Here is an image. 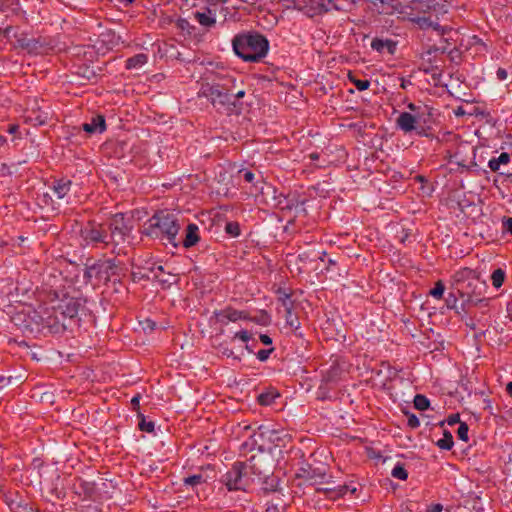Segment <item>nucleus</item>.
<instances>
[{
  "label": "nucleus",
  "mask_w": 512,
  "mask_h": 512,
  "mask_svg": "<svg viewBox=\"0 0 512 512\" xmlns=\"http://www.w3.org/2000/svg\"><path fill=\"white\" fill-rule=\"evenodd\" d=\"M46 300L50 307L46 308V317H42V322L46 326H53L64 321L66 318L73 319L78 315L82 306V300L71 296L69 292H64L58 288H51L47 291Z\"/></svg>",
  "instance_id": "obj_1"
},
{
  "label": "nucleus",
  "mask_w": 512,
  "mask_h": 512,
  "mask_svg": "<svg viewBox=\"0 0 512 512\" xmlns=\"http://www.w3.org/2000/svg\"><path fill=\"white\" fill-rule=\"evenodd\" d=\"M235 79L231 76L224 77L218 82L203 83L198 92L199 97H205L219 113L231 115L239 113L240 107L233 100V87Z\"/></svg>",
  "instance_id": "obj_2"
},
{
  "label": "nucleus",
  "mask_w": 512,
  "mask_h": 512,
  "mask_svg": "<svg viewBox=\"0 0 512 512\" xmlns=\"http://www.w3.org/2000/svg\"><path fill=\"white\" fill-rule=\"evenodd\" d=\"M451 286L457 290L461 298H465L469 305L488 303V300L481 298L484 282H480V274L471 268L464 267L454 272L451 276Z\"/></svg>",
  "instance_id": "obj_3"
},
{
  "label": "nucleus",
  "mask_w": 512,
  "mask_h": 512,
  "mask_svg": "<svg viewBox=\"0 0 512 512\" xmlns=\"http://www.w3.org/2000/svg\"><path fill=\"white\" fill-rule=\"evenodd\" d=\"M235 54L246 62H260L268 53L269 41L259 32L236 34L232 39Z\"/></svg>",
  "instance_id": "obj_4"
},
{
  "label": "nucleus",
  "mask_w": 512,
  "mask_h": 512,
  "mask_svg": "<svg viewBox=\"0 0 512 512\" xmlns=\"http://www.w3.org/2000/svg\"><path fill=\"white\" fill-rule=\"evenodd\" d=\"M260 458L251 456L246 462H235L231 469L221 478V482L229 491L246 490L253 481L252 475L262 476L264 471L260 467Z\"/></svg>",
  "instance_id": "obj_5"
},
{
  "label": "nucleus",
  "mask_w": 512,
  "mask_h": 512,
  "mask_svg": "<svg viewBox=\"0 0 512 512\" xmlns=\"http://www.w3.org/2000/svg\"><path fill=\"white\" fill-rule=\"evenodd\" d=\"M180 224L176 216L167 210L157 211L144 225L143 233L149 237L166 239L177 247L176 237Z\"/></svg>",
  "instance_id": "obj_6"
},
{
  "label": "nucleus",
  "mask_w": 512,
  "mask_h": 512,
  "mask_svg": "<svg viewBox=\"0 0 512 512\" xmlns=\"http://www.w3.org/2000/svg\"><path fill=\"white\" fill-rule=\"evenodd\" d=\"M84 276L88 281L96 279L97 281H108L116 273L117 265L114 259L99 258L93 264H85Z\"/></svg>",
  "instance_id": "obj_7"
},
{
  "label": "nucleus",
  "mask_w": 512,
  "mask_h": 512,
  "mask_svg": "<svg viewBox=\"0 0 512 512\" xmlns=\"http://www.w3.org/2000/svg\"><path fill=\"white\" fill-rule=\"evenodd\" d=\"M18 45L33 54H48L54 49L52 39L45 37L26 38L20 37L17 39Z\"/></svg>",
  "instance_id": "obj_8"
},
{
  "label": "nucleus",
  "mask_w": 512,
  "mask_h": 512,
  "mask_svg": "<svg viewBox=\"0 0 512 512\" xmlns=\"http://www.w3.org/2000/svg\"><path fill=\"white\" fill-rule=\"evenodd\" d=\"M295 7L310 17L321 15L330 10L332 0H294Z\"/></svg>",
  "instance_id": "obj_9"
},
{
  "label": "nucleus",
  "mask_w": 512,
  "mask_h": 512,
  "mask_svg": "<svg viewBox=\"0 0 512 512\" xmlns=\"http://www.w3.org/2000/svg\"><path fill=\"white\" fill-rule=\"evenodd\" d=\"M132 228L133 218L126 213H116L111 218L110 230L113 237L118 234L120 238H124L130 234Z\"/></svg>",
  "instance_id": "obj_10"
},
{
  "label": "nucleus",
  "mask_w": 512,
  "mask_h": 512,
  "mask_svg": "<svg viewBox=\"0 0 512 512\" xmlns=\"http://www.w3.org/2000/svg\"><path fill=\"white\" fill-rule=\"evenodd\" d=\"M397 127L404 133H410L415 131L417 135H425L423 127L418 126V116L413 115L409 112H402L396 120Z\"/></svg>",
  "instance_id": "obj_11"
},
{
  "label": "nucleus",
  "mask_w": 512,
  "mask_h": 512,
  "mask_svg": "<svg viewBox=\"0 0 512 512\" xmlns=\"http://www.w3.org/2000/svg\"><path fill=\"white\" fill-rule=\"evenodd\" d=\"M174 28L176 30V34L183 37L184 39L200 40L202 37V33L200 32L199 28L191 24L187 19L180 16L177 17Z\"/></svg>",
  "instance_id": "obj_12"
},
{
  "label": "nucleus",
  "mask_w": 512,
  "mask_h": 512,
  "mask_svg": "<svg viewBox=\"0 0 512 512\" xmlns=\"http://www.w3.org/2000/svg\"><path fill=\"white\" fill-rule=\"evenodd\" d=\"M82 237L87 243L106 242L107 234L104 233L100 225L89 222L82 230Z\"/></svg>",
  "instance_id": "obj_13"
},
{
  "label": "nucleus",
  "mask_w": 512,
  "mask_h": 512,
  "mask_svg": "<svg viewBox=\"0 0 512 512\" xmlns=\"http://www.w3.org/2000/svg\"><path fill=\"white\" fill-rule=\"evenodd\" d=\"M82 129L88 134H102L106 131V120L102 114H96L92 116L90 122L82 124Z\"/></svg>",
  "instance_id": "obj_14"
},
{
  "label": "nucleus",
  "mask_w": 512,
  "mask_h": 512,
  "mask_svg": "<svg viewBox=\"0 0 512 512\" xmlns=\"http://www.w3.org/2000/svg\"><path fill=\"white\" fill-rule=\"evenodd\" d=\"M72 187V181L66 177L54 178L49 188L55 193L58 199L65 198Z\"/></svg>",
  "instance_id": "obj_15"
},
{
  "label": "nucleus",
  "mask_w": 512,
  "mask_h": 512,
  "mask_svg": "<svg viewBox=\"0 0 512 512\" xmlns=\"http://www.w3.org/2000/svg\"><path fill=\"white\" fill-rule=\"evenodd\" d=\"M194 19L200 24L204 32L210 31L216 25V17L211 9L206 8L205 11L193 12Z\"/></svg>",
  "instance_id": "obj_16"
},
{
  "label": "nucleus",
  "mask_w": 512,
  "mask_h": 512,
  "mask_svg": "<svg viewBox=\"0 0 512 512\" xmlns=\"http://www.w3.org/2000/svg\"><path fill=\"white\" fill-rule=\"evenodd\" d=\"M371 48L380 54L393 55L396 52L397 43L392 39L374 38L371 41Z\"/></svg>",
  "instance_id": "obj_17"
},
{
  "label": "nucleus",
  "mask_w": 512,
  "mask_h": 512,
  "mask_svg": "<svg viewBox=\"0 0 512 512\" xmlns=\"http://www.w3.org/2000/svg\"><path fill=\"white\" fill-rule=\"evenodd\" d=\"M215 315H216L217 319L222 323L227 322V321L236 322L238 320L247 318V315L245 312L238 311L231 307H228V308H225L218 312H215Z\"/></svg>",
  "instance_id": "obj_18"
},
{
  "label": "nucleus",
  "mask_w": 512,
  "mask_h": 512,
  "mask_svg": "<svg viewBox=\"0 0 512 512\" xmlns=\"http://www.w3.org/2000/svg\"><path fill=\"white\" fill-rule=\"evenodd\" d=\"M200 240L199 227L197 224L189 223L185 230L183 246L186 248L194 246Z\"/></svg>",
  "instance_id": "obj_19"
},
{
  "label": "nucleus",
  "mask_w": 512,
  "mask_h": 512,
  "mask_svg": "<svg viewBox=\"0 0 512 512\" xmlns=\"http://www.w3.org/2000/svg\"><path fill=\"white\" fill-rule=\"evenodd\" d=\"M26 122L33 126H42L48 122V114L42 111H31L26 116Z\"/></svg>",
  "instance_id": "obj_20"
},
{
  "label": "nucleus",
  "mask_w": 512,
  "mask_h": 512,
  "mask_svg": "<svg viewBox=\"0 0 512 512\" xmlns=\"http://www.w3.org/2000/svg\"><path fill=\"white\" fill-rule=\"evenodd\" d=\"M511 157L507 152H502L498 157H493L488 161V167L493 172H497L500 169V165H506L510 162Z\"/></svg>",
  "instance_id": "obj_21"
},
{
  "label": "nucleus",
  "mask_w": 512,
  "mask_h": 512,
  "mask_svg": "<svg viewBox=\"0 0 512 512\" xmlns=\"http://www.w3.org/2000/svg\"><path fill=\"white\" fill-rule=\"evenodd\" d=\"M148 61V56L144 53L136 54L126 60L127 69H137L142 67Z\"/></svg>",
  "instance_id": "obj_22"
},
{
  "label": "nucleus",
  "mask_w": 512,
  "mask_h": 512,
  "mask_svg": "<svg viewBox=\"0 0 512 512\" xmlns=\"http://www.w3.org/2000/svg\"><path fill=\"white\" fill-rule=\"evenodd\" d=\"M284 307H285V319L286 324L292 329L297 330L300 327V322L296 314L292 312V307L288 305L286 301H284Z\"/></svg>",
  "instance_id": "obj_23"
},
{
  "label": "nucleus",
  "mask_w": 512,
  "mask_h": 512,
  "mask_svg": "<svg viewBox=\"0 0 512 512\" xmlns=\"http://www.w3.org/2000/svg\"><path fill=\"white\" fill-rule=\"evenodd\" d=\"M266 505L265 512H282L286 509V503L279 495H275Z\"/></svg>",
  "instance_id": "obj_24"
},
{
  "label": "nucleus",
  "mask_w": 512,
  "mask_h": 512,
  "mask_svg": "<svg viewBox=\"0 0 512 512\" xmlns=\"http://www.w3.org/2000/svg\"><path fill=\"white\" fill-rule=\"evenodd\" d=\"M506 279V271L504 268H497L491 274V282L494 288L499 289Z\"/></svg>",
  "instance_id": "obj_25"
},
{
  "label": "nucleus",
  "mask_w": 512,
  "mask_h": 512,
  "mask_svg": "<svg viewBox=\"0 0 512 512\" xmlns=\"http://www.w3.org/2000/svg\"><path fill=\"white\" fill-rule=\"evenodd\" d=\"M348 78H349L350 82L353 83L354 86L359 91L367 90L370 87V81L369 80H367V79H358L351 72H349Z\"/></svg>",
  "instance_id": "obj_26"
},
{
  "label": "nucleus",
  "mask_w": 512,
  "mask_h": 512,
  "mask_svg": "<svg viewBox=\"0 0 512 512\" xmlns=\"http://www.w3.org/2000/svg\"><path fill=\"white\" fill-rule=\"evenodd\" d=\"M453 444V437L448 431H445L443 438L437 441V446L444 450H450L453 447Z\"/></svg>",
  "instance_id": "obj_27"
},
{
  "label": "nucleus",
  "mask_w": 512,
  "mask_h": 512,
  "mask_svg": "<svg viewBox=\"0 0 512 512\" xmlns=\"http://www.w3.org/2000/svg\"><path fill=\"white\" fill-rule=\"evenodd\" d=\"M205 482H206V479L204 478V476L202 474H195V475H192V476H189V477H186L183 479V483L185 486H192V487L203 484Z\"/></svg>",
  "instance_id": "obj_28"
},
{
  "label": "nucleus",
  "mask_w": 512,
  "mask_h": 512,
  "mask_svg": "<svg viewBox=\"0 0 512 512\" xmlns=\"http://www.w3.org/2000/svg\"><path fill=\"white\" fill-rule=\"evenodd\" d=\"M429 405H430V402L426 396L417 394L414 397V407L416 409L424 411L429 407Z\"/></svg>",
  "instance_id": "obj_29"
},
{
  "label": "nucleus",
  "mask_w": 512,
  "mask_h": 512,
  "mask_svg": "<svg viewBox=\"0 0 512 512\" xmlns=\"http://www.w3.org/2000/svg\"><path fill=\"white\" fill-rule=\"evenodd\" d=\"M225 232L231 237H238L241 234L240 225L236 221L227 222Z\"/></svg>",
  "instance_id": "obj_30"
},
{
  "label": "nucleus",
  "mask_w": 512,
  "mask_h": 512,
  "mask_svg": "<svg viewBox=\"0 0 512 512\" xmlns=\"http://www.w3.org/2000/svg\"><path fill=\"white\" fill-rule=\"evenodd\" d=\"M391 475L399 480H406L408 478V472L402 464H397L391 471Z\"/></svg>",
  "instance_id": "obj_31"
},
{
  "label": "nucleus",
  "mask_w": 512,
  "mask_h": 512,
  "mask_svg": "<svg viewBox=\"0 0 512 512\" xmlns=\"http://www.w3.org/2000/svg\"><path fill=\"white\" fill-rule=\"evenodd\" d=\"M445 291V286L441 280L435 283L433 289L430 290L429 294L435 299H441Z\"/></svg>",
  "instance_id": "obj_32"
},
{
  "label": "nucleus",
  "mask_w": 512,
  "mask_h": 512,
  "mask_svg": "<svg viewBox=\"0 0 512 512\" xmlns=\"http://www.w3.org/2000/svg\"><path fill=\"white\" fill-rule=\"evenodd\" d=\"M276 398V395L270 392L267 393H261L258 396V402L263 406L271 405Z\"/></svg>",
  "instance_id": "obj_33"
},
{
  "label": "nucleus",
  "mask_w": 512,
  "mask_h": 512,
  "mask_svg": "<svg viewBox=\"0 0 512 512\" xmlns=\"http://www.w3.org/2000/svg\"><path fill=\"white\" fill-rule=\"evenodd\" d=\"M468 425L464 422L460 423L458 429H457V436L459 439L467 442L468 441Z\"/></svg>",
  "instance_id": "obj_34"
},
{
  "label": "nucleus",
  "mask_w": 512,
  "mask_h": 512,
  "mask_svg": "<svg viewBox=\"0 0 512 512\" xmlns=\"http://www.w3.org/2000/svg\"><path fill=\"white\" fill-rule=\"evenodd\" d=\"M178 16L176 15H164L160 18V25L165 28L169 25H172L173 27H175V21L177 19Z\"/></svg>",
  "instance_id": "obj_35"
},
{
  "label": "nucleus",
  "mask_w": 512,
  "mask_h": 512,
  "mask_svg": "<svg viewBox=\"0 0 512 512\" xmlns=\"http://www.w3.org/2000/svg\"><path fill=\"white\" fill-rule=\"evenodd\" d=\"M0 34H3V38L6 40H10L11 37L18 39L16 32H15V28L11 25H9L3 29L0 28Z\"/></svg>",
  "instance_id": "obj_36"
},
{
  "label": "nucleus",
  "mask_w": 512,
  "mask_h": 512,
  "mask_svg": "<svg viewBox=\"0 0 512 512\" xmlns=\"http://www.w3.org/2000/svg\"><path fill=\"white\" fill-rule=\"evenodd\" d=\"M422 0H395V7L392 9H398L399 7H412L414 4L420 3Z\"/></svg>",
  "instance_id": "obj_37"
},
{
  "label": "nucleus",
  "mask_w": 512,
  "mask_h": 512,
  "mask_svg": "<svg viewBox=\"0 0 512 512\" xmlns=\"http://www.w3.org/2000/svg\"><path fill=\"white\" fill-rule=\"evenodd\" d=\"M274 351V348L271 347L269 349H261L257 352L256 356H257V359L264 362L266 361L269 356L271 355V353Z\"/></svg>",
  "instance_id": "obj_38"
},
{
  "label": "nucleus",
  "mask_w": 512,
  "mask_h": 512,
  "mask_svg": "<svg viewBox=\"0 0 512 512\" xmlns=\"http://www.w3.org/2000/svg\"><path fill=\"white\" fill-rule=\"evenodd\" d=\"M139 428L142 431L151 433L154 431V423L152 421L147 422L144 418H142L139 423Z\"/></svg>",
  "instance_id": "obj_39"
},
{
  "label": "nucleus",
  "mask_w": 512,
  "mask_h": 512,
  "mask_svg": "<svg viewBox=\"0 0 512 512\" xmlns=\"http://www.w3.org/2000/svg\"><path fill=\"white\" fill-rule=\"evenodd\" d=\"M407 424L410 428L415 429L420 426V421L415 414H408L407 415Z\"/></svg>",
  "instance_id": "obj_40"
},
{
  "label": "nucleus",
  "mask_w": 512,
  "mask_h": 512,
  "mask_svg": "<svg viewBox=\"0 0 512 512\" xmlns=\"http://www.w3.org/2000/svg\"><path fill=\"white\" fill-rule=\"evenodd\" d=\"M375 6L379 3L381 5L382 10L380 12H384V7H395V0H369Z\"/></svg>",
  "instance_id": "obj_41"
},
{
  "label": "nucleus",
  "mask_w": 512,
  "mask_h": 512,
  "mask_svg": "<svg viewBox=\"0 0 512 512\" xmlns=\"http://www.w3.org/2000/svg\"><path fill=\"white\" fill-rule=\"evenodd\" d=\"M239 174L242 176L245 182L252 183L255 179V174L249 170H240Z\"/></svg>",
  "instance_id": "obj_42"
},
{
  "label": "nucleus",
  "mask_w": 512,
  "mask_h": 512,
  "mask_svg": "<svg viewBox=\"0 0 512 512\" xmlns=\"http://www.w3.org/2000/svg\"><path fill=\"white\" fill-rule=\"evenodd\" d=\"M233 339H240L243 342H248L251 339V334L246 330H242L236 332Z\"/></svg>",
  "instance_id": "obj_43"
},
{
  "label": "nucleus",
  "mask_w": 512,
  "mask_h": 512,
  "mask_svg": "<svg viewBox=\"0 0 512 512\" xmlns=\"http://www.w3.org/2000/svg\"><path fill=\"white\" fill-rule=\"evenodd\" d=\"M502 227L503 231L512 234V217H503Z\"/></svg>",
  "instance_id": "obj_44"
},
{
  "label": "nucleus",
  "mask_w": 512,
  "mask_h": 512,
  "mask_svg": "<svg viewBox=\"0 0 512 512\" xmlns=\"http://www.w3.org/2000/svg\"><path fill=\"white\" fill-rule=\"evenodd\" d=\"M496 76L499 81H505L508 77V72L506 69L499 67L496 71Z\"/></svg>",
  "instance_id": "obj_45"
},
{
  "label": "nucleus",
  "mask_w": 512,
  "mask_h": 512,
  "mask_svg": "<svg viewBox=\"0 0 512 512\" xmlns=\"http://www.w3.org/2000/svg\"><path fill=\"white\" fill-rule=\"evenodd\" d=\"M140 399H141V395L140 394H136L132 399H131V406L134 410H138L139 409V403H140Z\"/></svg>",
  "instance_id": "obj_46"
},
{
  "label": "nucleus",
  "mask_w": 512,
  "mask_h": 512,
  "mask_svg": "<svg viewBox=\"0 0 512 512\" xmlns=\"http://www.w3.org/2000/svg\"><path fill=\"white\" fill-rule=\"evenodd\" d=\"M456 303H457V297L453 294H449V297L447 299V306L449 308H454Z\"/></svg>",
  "instance_id": "obj_47"
},
{
  "label": "nucleus",
  "mask_w": 512,
  "mask_h": 512,
  "mask_svg": "<svg viewBox=\"0 0 512 512\" xmlns=\"http://www.w3.org/2000/svg\"><path fill=\"white\" fill-rule=\"evenodd\" d=\"M259 338L264 345H272V339L269 335L261 334Z\"/></svg>",
  "instance_id": "obj_48"
},
{
  "label": "nucleus",
  "mask_w": 512,
  "mask_h": 512,
  "mask_svg": "<svg viewBox=\"0 0 512 512\" xmlns=\"http://www.w3.org/2000/svg\"><path fill=\"white\" fill-rule=\"evenodd\" d=\"M10 384V377L0 375V389L7 387Z\"/></svg>",
  "instance_id": "obj_49"
},
{
  "label": "nucleus",
  "mask_w": 512,
  "mask_h": 512,
  "mask_svg": "<svg viewBox=\"0 0 512 512\" xmlns=\"http://www.w3.org/2000/svg\"><path fill=\"white\" fill-rule=\"evenodd\" d=\"M442 510H443V506L441 504H439V503L432 504L428 508L429 512H442Z\"/></svg>",
  "instance_id": "obj_50"
},
{
  "label": "nucleus",
  "mask_w": 512,
  "mask_h": 512,
  "mask_svg": "<svg viewBox=\"0 0 512 512\" xmlns=\"http://www.w3.org/2000/svg\"><path fill=\"white\" fill-rule=\"evenodd\" d=\"M19 131V125L17 124H10L8 126L7 132L10 134H16Z\"/></svg>",
  "instance_id": "obj_51"
},
{
  "label": "nucleus",
  "mask_w": 512,
  "mask_h": 512,
  "mask_svg": "<svg viewBox=\"0 0 512 512\" xmlns=\"http://www.w3.org/2000/svg\"><path fill=\"white\" fill-rule=\"evenodd\" d=\"M245 96L244 90H239L237 92L233 91V100L236 102L237 99L243 98Z\"/></svg>",
  "instance_id": "obj_52"
},
{
  "label": "nucleus",
  "mask_w": 512,
  "mask_h": 512,
  "mask_svg": "<svg viewBox=\"0 0 512 512\" xmlns=\"http://www.w3.org/2000/svg\"><path fill=\"white\" fill-rule=\"evenodd\" d=\"M280 300L282 301L283 304H284V301H286L289 306H292V302L290 300V296L287 293L284 292L282 294V296H280Z\"/></svg>",
  "instance_id": "obj_53"
},
{
  "label": "nucleus",
  "mask_w": 512,
  "mask_h": 512,
  "mask_svg": "<svg viewBox=\"0 0 512 512\" xmlns=\"http://www.w3.org/2000/svg\"><path fill=\"white\" fill-rule=\"evenodd\" d=\"M449 57L450 59L453 61L455 59V57H460V53H459V50L458 49H453L449 52Z\"/></svg>",
  "instance_id": "obj_54"
},
{
  "label": "nucleus",
  "mask_w": 512,
  "mask_h": 512,
  "mask_svg": "<svg viewBox=\"0 0 512 512\" xmlns=\"http://www.w3.org/2000/svg\"><path fill=\"white\" fill-rule=\"evenodd\" d=\"M221 353L227 357H234V352L231 349L223 348Z\"/></svg>",
  "instance_id": "obj_55"
},
{
  "label": "nucleus",
  "mask_w": 512,
  "mask_h": 512,
  "mask_svg": "<svg viewBox=\"0 0 512 512\" xmlns=\"http://www.w3.org/2000/svg\"><path fill=\"white\" fill-rule=\"evenodd\" d=\"M407 108H408L410 111H412V112H416L417 110H419V107H418V106H416L414 103H409V104L407 105Z\"/></svg>",
  "instance_id": "obj_56"
},
{
  "label": "nucleus",
  "mask_w": 512,
  "mask_h": 512,
  "mask_svg": "<svg viewBox=\"0 0 512 512\" xmlns=\"http://www.w3.org/2000/svg\"><path fill=\"white\" fill-rule=\"evenodd\" d=\"M6 142H7L6 137L0 134V148L2 146H4L6 144Z\"/></svg>",
  "instance_id": "obj_57"
},
{
  "label": "nucleus",
  "mask_w": 512,
  "mask_h": 512,
  "mask_svg": "<svg viewBox=\"0 0 512 512\" xmlns=\"http://www.w3.org/2000/svg\"><path fill=\"white\" fill-rule=\"evenodd\" d=\"M506 390L509 393V395L512 396V382H509L506 386Z\"/></svg>",
  "instance_id": "obj_58"
},
{
  "label": "nucleus",
  "mask_w": 512,
  "mask_h": 512,
  "mask_svg": "<svg viewBox=\"0 0 512 512\" xmlns=\"http://www.w3.org/2000/svg\"><path fill=\"white\" fill-rule=\"evenodd\" d=\"M135 0H119L120 3H123L125 6L132 4Z\"/></svg>",
  "instance_id": "obj_59"
},
{
  "label": "nucleus",
  "mask_w": 512,
  "mask_h": 512,
  "mask_svg": "<svg viewBox=\"0 0 512 512\" xmlns=\"http://www.w3.org/2000/svg\"><path fill=\"white\" fill-rule=\"evenodd\" d=\"M458 418H459V416H458V415H455V416L451 417V420L449 421V423H450V424L455 423L456 421H458Z\"/></svg>",
  "instance_id": "obj_60"
},
{
  "label": "nucleus",
  "mask_w": 512,
  "mask_h": 512,
  "mask_svg": "<svg viewBox=\"0 0 512 512\" xmlns=\"http://www.w3.org/2000/svg\"><path fill=\"white\" fill-rule=\"evenodd\" d=\"M347 487L346 486H342L339 490L340 494H344L345 491H346Z\"/></svg>",
  "instance_id": "obj_61"
},
{
  "label": "nucleus",
  "mask_w": 512,
  "mask_h": 512,
  "mask_svg": "<svg viewBox=\"0 0 512 512\" xmlns=\"http://www.w3.org/2000/svg\"><path fill=\"white\" fill-rule=\"evenodd\" d=\"M507 179H508L509 183H510V184H511V186H512V173H510V174H508V175H507Z\"/></svg>",
  "instance_id": "obj_62"
},
{
  "label": "nucleus",
  "mask_w": 512,
  "mask_h": 512,
  "mask_svg": "<svg viewBox=\"0 0 512 512\" xmlns=\"http://www.w3.org/2000/svg\"><path fill=\"white\" fill-rule=\"evenodd\" d=\"M456 163H457L458 165H460V166L466 167V164H465L464 160H463L462 162H460V161H456Z\"/></svg>",
  "instance_id": "obj_63"
},
{
  "label": "nucleus",
  "mask_w": 512,
  "mask_h": 512,
  "mask_svg": "<svg viewBox=\"0 0 512 512\" xmlns=\"http://www.w3.org/2000/svg\"><path fill=\"white\" fill-rule=\"evenodd\" d=\"M329 264H330V265H334V264H335V261H334L332 258H329Z\"/></svg>",
  "instance_id": "obj_64"
}]
</instances>
